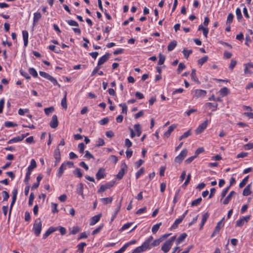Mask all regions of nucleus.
I'll return each instance as SVG.
<instances>
[{
	"label": "nucleus",
	"mask_w": 253,
	"mask_h": 253,
	"mask_svg": "<svg viewBox=\"0 0 253 253\" xmlns=\"http://www.w3.org/2000/svg\"><path fill=\"white\" fill-rule=\"evenodd\" d=\"M175 239V236H172L163 244L161 250L164 253H167L169 251Z\"/></svg>",
	"instance_id": "obj_1"
},
{
	"label": "nucleus",
	"mask_w": 253,
	"mask_h": 253,
	"mask_svg": "<svg viewBox=\"0 0 253 253\" xmlns=\"http://www.w3.org/2000/svg\"><path fill=\"white\" fill-rule=\"evenodd\" d=\"M42 223L40 218H37L35 220L34 226L33 231L36 236H39L41 232Z\"/></svg>",
	"instance_id": "obj_2"
},
{
	"label": "nucleus",
	"mask_w": 253,
	"mask_h": 253,
	"mask_svg": "<svg viewBox=\"0 0 253 253\" xmlns=\"http://www.w3.org/2000/svg\"><path fill=\"white\" fill-rule=\"evenodd\" d=\"M39 74L42 77L50 81L53 85H58L59 87H61V85L58 83L57 80L48 73L43 71H40Z\"/></svg>",
	"instance_id": "obj_3"
},
{
	"label": "nucleus",
	"mask_w": 253,
	"mask_h": 253,
	"mask_svg": "<svg viewBox=\"0 0 253 253\" xmlns=\"http://www.w3.org/2000/svg\"><path fill=\"white\" fill-rule=\"evenodd\" d=\"M191 93L193 95V98H203L206 95L207 91L205 90L197 89L192 90Z\"/></svg>",
	"instance_id": "obj_4"
},
{
	"label": "nucleus",
	"mask_w": 253,
	"mask_h": 253,
	"mask_svg": "<svg viewBox=\"0 0 253 253\" xmlns=\"http://www.w3.org/2000/svg\"><path fill=\"white\" fill-rule=\"evenodd\" d=\"M188 151L186 149H183L180 153L175 158L174 161L180 164L186 156Z\"/></svg>",
	"instance_id": "obj_5"
},
{
	"label": "nucleus",
	"mask_w": 253,
	"mask_h": 253,
	"mask_svg": "<svg viewBox=\"0 0 253 253\" xmlns=\"http://www.w3.org/2000/svg\"><path fill=\"white\" fill-rule=\"evenodd\" d=\"M115 184V181H110L109 182L106 183L104 185H101L100 188L98 190L97 192L98 193H102L105 191L106 190L108 189H110L112 187L114 186Z\"/></svg>",
	"instance_id": "obj_6"
},
{
	"label": "nucleus",
	"mask_w": 253,
	"mask_h": 253,
	"mask_svg": "<svg viewBox=\"0 0 253 253\" xmlns=\"http://www.w3.org/2000/svg\"><path fill=\"white\" fill-rule=\"evenodd\" d=\"M209 123V121L206 120L202 124L199 125L198 127L195 130V133L197 134L201 133L204 130L207 128Z\"/></svg>",
	"instance_id": "obj_7"
},
{
	"label": "nucleus",
	"mask_w": 253,
	"mask_h": 253,
	"mask_svg": "<svg viewBox=\"0 0 253 253\" xmlns=\"http://www.w3.org/2000/svg\"><path fill=\"white\" fill-rule=\"evenodd\" d=\"M250 219V216L247 215L246 216H243L239 219L237 220L236 222V224L237 226L241 227L244 224L247 223Z\"/></svg>",
	"instance_id": "obj_8"
},
{
	"label": "nucleus",
	"mask_w": 253,
	"mask_h": 253,
	"mask_svg": "<svg viewBox=\"0 0 253 253\" xmlns=\"http://www.w3.org/2000/svg\"><path fill=\"white\" fill-rule=\"evenodd\" d=\"M148 249H149L148 246H147L145 244L143 243L141 246L138 247L133 250L132 253H140L146 251Z\"/></svg>",
	"instance_id": "obj_9"
},
{
	"label": "nucleus",
	"mask_w": 253,
	"mask_h": 253,
	"mask_svg": "<svg viewBox=\"0 0 253 253\" xmlns=\"http://www.w3.org/2000/svg\"><path fill=\"white\" fill-rule=\"evenodd\" d=\"M223 220V218L220 220L219 222H218L213 232L211 235V238L213 237L215 234H217L219 232L220 229L223 226V224L222 223Z\"/></svg>",
	"instance_id": "obj_10"
},
{
	"label": "nucleus",
	"mask_w": 253,
	"mask_h": 253,
	"mask_svg": "<svg viewBox=\"0 0 253 253\" xmlns=\"http://www.w3.org/2000/svg\"><path fill=\"white\" fill-rule=\"evenodd\" d=\"M50 126L52 128H56L58 126V121L57 120V117L56 115H54L52 117L51 120L49 123Z\"/></svg>",
	"instance_id": "obj_11"
},
{
	"label": "nucleus",
	"mask_w": 253,
	"mask_h": 253,
	"mask_svg": "<svg viewBox=\"0 0 253 253\" xmlns=\"http://www.w3.org/2000/svg\"><path fill=\"white\" fill-rule=\"evenodd\" d=\"M106 176V173L105 172V169L103 168H100L98 170L96 174V178L97 180H100L101 178H103Z\"/></svg>",
	"instance_id": "obj_12"
},
{
	"label": "nucleus",
	"mask_w": 253,
	"mask_h": 253,
	"mask_svg": "<svg viewBox=\"0 0 253 253\" xmlns=\"http://www.w3.org/2000/svg\"><path fill=\"white\" fill-rule=\"evenodd\" d=\"M110 55V53H107L101 58H100L98 61V66H101L105 62H106L109 59Z\"/></svg>",
	"instance_id": "obj_13"
},
{
	"label": "nucleus",
	"mask_w": 253,
	"mask_h": 253,
	"mask_svg": "<svg viewBox=\"0 0 253 253\" xmlns=\"http://www.w3.org/2000/svg\"><path fill=\"white\" fill-rule=\"evenodd\" d=\"M126 169H127V166L125 164H124V165L122 166L121 169H120V170L117 174V177L119 179H121L123 178L125 171H126Z\"/></svg>",
	"instance_id": "obj_14"
},
{
	"label": "nucleus",
	"mask_w": 253,
	"mask_h": 253,
	"mask_svg": "<svg viewBox=\"0 0 253 253\" xmlns=\"http://www.w3.org/2000/svg\"><path fill=\"white\" fill-rule=\"evenodd\" d=\"M177 127L176 125H172L169 126L168 130L164 133V136L166 138L169 137L171 133Z\"/></svg>",
	"instance_id": "obj_15"
},
{
	"label": "nucleus",
	"mask_w": 253,
	"mask_h": 253,
	"mask_svg": "<svg viewBox=\"0 0 253 253\" xmlns=\"http://www.w3.org/2000/svg\"><path fill=\"white\" fill-rule=\"evenodd\" d=\"M57 229V227H49L46 232L43 235V239H46L50 234L56 231Z\"/></svg>",
	"instance_id": "obj_16"
},
{
	"label": "nucleus",
	"mask_w": 253,
	"mask_h": 253,
	"mask_svg": "<svg viewBox=\"0 0 253 253\" xmlns=\"http://www.w3.org/2000/svg\"><path fill=\"white\" fill-rule=\"evenodd\" d=\"M101 217V214H97V215L93 216L90 219V225H93L95 224L97 222L99 221Z\"/></svg>",
	"instance_id": "obj_17"
},
{
	"label": "nucleus",
	"mask_w": 253,
	"mask_h": 253,
	"mask_svg": "<svg viewBox=\"0 0 253 253\" xmlns=\"http://www.w3.org/2000/svg\"><path fill=\"white\" fill-rule=\"evenodd\" d=\"M42 17V15L40 12H35L34 14V18H33V25L35 26L36 25L40 19Z\"/></svg>",
	"instance_id": "obj_18"
},
{
	"label": "nucleus",
	"mask_w": 253,
	"mask_h": 253,
	"mask_svg": "<svg viewBox=\"0 0 253 253\" xmlns=\"http://www.w3.org/2000/svg\"><path fill=\"white\" fill-rule=\"evenodd\" d=\"M84 190V185L83 183H80L78 184L77 186V193L81 195L83 198H84V196L83 193Z\"/></svg>",
	"instance_id": "obj_19"
},
{
	"label": "nucleus",
	"mask_w": 253,
	"mask_h": 253,
	"mask_svg": "<svg viewBox=\"0 0 253 253\" xmlns=\"http://www.w3.org/2000/svg\"><path fill=\"white\" fill-rule=\"evenodd\" d=\"M66 169V164L65 163H63L58 170L57 176L59 178L61 177L64 172V170Z\"/></svg>",
	"instance_id": "obj_20"
},
{
	"label": "nucleus",
	"mask_w": 253,
	"mask_h": 253,
	"mask_svg": "<svg viewBox=\"0 0 253 253\" xmlns=\"http://www.w3.org/2000/svg\"><path fill=\"white\" fill-rule=\"evenodd\" d=\"M198 30L201 31L202 30L203 31V35L205 36V38H207L208 34L209 33V28L205 27L203 26L202 24L199 25L198 27Z\"/></svg>",
	"instance_id": "obj_21"
},
{
	"label": "nucleus",
	"mask_w": 253,
	"mask_h": 253,
	"mask_svg": "<svg viewBox=\"0 0 253 253\" xmlns=\"http://www.w3.org/2000/svg\"><path fill=\"white\" fill-rule=\"evenodd\" d=\"M236 194V192L234 191H231L229 194L228 195V196L225 198V199L224 200L223 202V204L224 205H227L229 203L230 201L231 200V197L233 195H235Z\"/></svg>",
	"instance_id": "obj_22"
},
{
	"label": "nucleus",
	"mask_w": 253,
	"mask_h": 253,
	"mask_svg": "<svg viewBox=\"0 0 253 253\" xmlns=\"http://www.w3.org/2000/svg\"><path fill=\"white\" fill-rule=\"evenodd\" d=\"M22 35H23V38L24 41V44L25 46H27L28 42V37L29 34L28 32L26 31H22Z\"/></svg>",
	"instance_id": "obj_23"
},
{
	"label": "nucleus",
	"mask_w": 253,
	"mask_h": 253,
	"mask_svg": "<svg viewBox=\"0 0 253 253\" xmlns=\"http://www.w3.org/2000/svg\"><path fill=\"white\" fill-rule=\"evenodd\" d=\"M219 92L220 95L223 97L227 95L230 93V90L227 87H224L220 89Z\"/></svg>",
	"instance_id": "obj_24"
},
{
	"label": "nucleus",
	"mask_w": 253,
	"mask_h": 253,
	"mask_svg": "<svg viewBox=\"0 0 253 253\" xmlns=\"http://www.w3.org/2000/svg\"><path fill=\"white\" fill-rule=\"evenodd\" d=\"M205 106L209 109H212L213 111H215L217 108L218 104L217 103L213 104L212 103L208 102L205 104Z\"/></svg>",
	"instance_id": "obj_25"
},
{
	"label": "nucleus",
	"mask_w": 253,
	"mask_h": 253,
	"mask_svg": "<svg viewBox=\"0 0 253 253\" xmlns=\"http://www.w3.org/2000/svg\"><path fill=\"white\" fill-rule=\"evenodd\" d=\"M177 45V42L173 41L169 43L168 46V50L169 51H172Z\"/></svg>",
	"instance_id": "obj_26"
},
{
	"label": "nucleus",
	"mask_w": 253,
	"mask_h": 253,
	"mask_svg": "<svg viewBox=\"0 0 253 253\" xmlns=\"http://www.w3.org/2000/svg\"><path fill=\"white\" fill-rule=\"evenodd\" d=\"M251 194V184L248 185L244 189L243 195L244 196H247Z\"/></svg>",
	"instance_id": "obj_27"
},
{
	"label": "nucleus",
	"mask_w": 253,
	"mask_h": 253,
	"mask_svg": "<svg viewBox=\"0 0 253 253\" xmlns=\"http://www.w3.org/2000/svg\"><path fill=\"white\" fill-rule=\"evenodd\" d=\"M54 157L55 160H61L60 151L58 146L54 150Z\"/></svg>",
	"instance_id": "obj_28"
},
{
	"label": "nucleus",
	"mask_w": 253,
	"mask_h": 253,
	"mask_svg": "<svg viewBox=\"0 0 253 253\" xmlns=\"http://www.w3.org/2000/svg\"><path fill=\"white\" fill-rule=\"evenodd\" d=\"M183 220V219L181 217L176 219L175 220L173 224H172V225L171 226V228L176 229L178 227V224H180L182 221Z\"/></svg>",
	"instance_id": "obj_29"
},
{
	"label": "nucleus",
	"mask_w": 253,
	"mask_h": 253,
	"mask_svg": "<svg viewBox=\"0 0 253 253\" xmlns=\"http://www.w3.org/2000/svg\"><path fill=\"white\" fill-rule=\"evenodd\" d=\"M81 231V228L78 226H74L70 229V234L75 235Z\"/></svg>",
	"instance_id": "obj_30"
},
{
	"label": "nucleus",
	"mask_w": 253,
	"mask_h": 253,
	"mask_svg": "<svg viewBox=\"0 0 253 253\" xmlns=\"http://www.w3.org/2000/svg\"><path fill=\"white\" fill-rule=\"evenodd\" d=\"M191 78L192 80H193L194 82L198 83L199 84L200 83V82L199 81L198 79L196 76V70L194 69H192V70L191 73Z\"/></svg>",
	"instance_id": "obj_31"
},
{
	"label": "nucleus",
	"mask_w": 253,
	"mask_h": 253,
	"mask_svg": "<svg viewBox=\"0 0 253 253\" xmlns=\"http://www.w3.org/2000/svg\"><path fill=\"white\" fill-rule=\"evenodd\" d=\"M37 167V164L34 159H32L31 161L30 165L28 168V170L32 171L33 169L36 168Z\"/></svg>",
	"instance_id": "obj_32"
},
{
	"label": "nucleus",
	"mask_w": 253,
	"mask_h": 253,
	"mask_svg": "<svg viewBox=\"0 0 253 253\" xmlns=\"http://www.w3.org/2000/svg\"><path fill=\"white\" fill-rule=\"evenodd\" d=\"M187 237V234L185 233L181 234L176 240V244L178 245L181 243Z\"/></svg>",
	"instance_id": "obj_33"
},
{
	"label": "nucleus",
	"mask_w": 253,
	"mask_h": 253,
	"mask_svg": "<svg viewBox=\"0 0 253 253\" xmlns=\"http://www.w3.org/2000/svg\"><path fill=\"white\" fill-rule=\"evenodd\" d=\"M113 200L112 197H108V198H103L100 199V201L103 203L104 205H107L108 204L111 203Z\"/></svg>",
	"instance_id": "obj_34"
},
{
	"label": "nucleus",
	"mask_w": 253,
	"mask_h": 253,
	"mask_svg": "<svg viewBox=\"0 0 253 253\" xmlns=\"http://www.w3.org/2000/svg\"><path fill=\"white\" fill-rule=\"evenodd\" d=\"M202 201V199L201 197H200L196 200L193 201L191 203L192 207H195L199 205Z\"/></svg>",
	"instance_id": "obj_35"
},
{
	"label": "nucleus",
	"mask_w": 253,
	"mask_h": 253,
	"mask_svg": "<svg viewBox=\"0 0 253 253\" xmlns=\"http://www.w3.org/2000/svg\"><path fill=\"white\" fill-rule=\"evenodd\" d=\"M134 128L135 130L136 131V135L137 136H140L141 134L140 125L139 124H135L134 126Z\"/></svg>",
	"instance_id": "obj_36"
},
{
	"label": "nucleus",
	"mask_w": 253,
	"mask_h": 253,
	"mask_svg": "<svg viewBox=\"0 0 253 253\" xmlns=\"http://www.w3.org/2000/svg\"><path fill=\"white\" fill-rule=\"evenodd\" d=\"M66 96L67 93L66 92L64 97L62 98L61 100V103L62 107L65 109H66L67 108Z\"/></svg>",
	"instance_id": "obj_37"
},
{
	"label": "nucleus",
	"mask_w": 253,
	"mask_h": 253,
	"mask_svg": "<svg viewBox=\"0 0 253 253\" xmlns=\"http://www.w3.org/2000/svg\"><path fill=\"white\" fill-rule=\"evenodd\" d=\"M159 61H158V64L159 65H162L164 63V62L165 61L166 57L165 55H163L162 53L159 54Z\"/></svg>",
	"instance_id": "obj_38"
},
{
	"label": "nucleus",
	"mask_w": 253,
	"mask_h": 253,
	"mask_svg": "<svg viewBox=\"0 0 253 253\" xmlns=\"http://www.w3.org/2000/svg\"><path fill=\"white\" fill-rule=\"evenodd\" d=\"M208 59V57L207 56H205L204 57L200 58L198 60V65L201 66H202L205 62L207 61Z\"/></svg>",
	"instance_id": "obj_39"
},
{
	"label": "nucleus",
	"mask_w": 253,
	"mask_h": 253,
	"mask_svg": "<svg viewBox=\"0 0 253 253\" xmlns=\"http://www.w3.org/2000/svg\"><path fill=\"white\" fill-rule=\"evenodd\" d=\"M233 18H234V15L232 13H230L228 16H227V20H226V25H230V24L233 21Z\"/></svg>",
	"instance_id": "obj_40"
},
{
	"label": "nucleus",
	"mask_w": 253,
	"mask_h": 253,
	"mask_svg": "<svg viewBox=\"0 0 253 253\" xmlns=\"http://www.w3.org/2000/svg\"><path fill=\"white\" fill-rule=\"evenodd\" d=\"M162 225V222H160L154 225L152 228V232L153 234H155L159 229L160 228V226Z\"/></svg>",
	"instance_id": "obj_41"
},
{
	"label": "nucleus",
	"mask_w": 253,
	"mask_h": 253,
	"mask_svg": "<svg viewBox=\"0 0 253 253\" xmlns=\"http://www.w3.org/2000/svg\"><path fill=\"white\" fill-rule=\"evenodd\" d=\"M161 239L159 238V239L155 240L153 242H152L151 245V249L152 247L158 246L160 245V243L162 242Z\"/></svg>",
	"instance_id": "obj_42"
},
{
	"label": "nucleus",
	"mask_w": 253,
	"mask_h": 253,
	"mask_svg": "<svg viewBox=\"0 0 253 253\" xmlns=\"http://www.w3.org/2000/svg\"><path fill=\"white\" fill-rule=\"evenodd\" d=\"M16 198H17V196H12V201H11L10 206L8 219H9V218H10V214L11 212V210H12L13 205L15 204V203L16 202Z\"/></svg>",
	"instance_id": "obj_43"
},
{
	"label": "nucleus",
	"mask_w": 253,
	"mask_h": 253,
	"mask_svg": "<svg viewBox=\"0 0 253 253\" xmlns=\"http://www.w3.org/2000/svg\"><path fill=\"white\" fill-rule=\"evenodd\" d=\"M29 73L34 78H37L38 76L37 72L34 68H30Z\"/></svg>",
	"instance_id": "obj_44"
},
{
	"label": "nucleus",
	"mask_w": 253,
	"mask_h": 253,
	"mask_svg": "<svg viewBox=\"0 0 253 253\" xmlns=\"http://www.w3.org/2000/svg\"><path fill=\"white\" fill-rule=\"evenodd\" d=\"M153 239V237L152 236H150L143 243L145 244L149 249H151V243L152 242V240Z\"/></svg>",
	"instance_id": "obj_45"
},
{
	"label": "nucleus",
	"mask_w": 253,
	"mask_h": 253,
	"mask_svg": "<svg viewBox=\"0 0 253 253\" xmlns=\"http://www.w3.org/2000/svg\"><path fill=\"white\" fill-rule=\"evenodd\" d=\"M191 134V130L189 129L188 130V131H187L186 132H185V133H183V135H182L179 138V140H181L183 139H184V138H187L188 137H189V136H190Z\"/></svg>",
	"instance_id": "obj_46"
},
{
	"label": "nucleus",
	"mask_w": 253,
	"mask_h": 253,
	"mask_svg": "<svg viewBox=\"0 0 253 253\" xmlns=\"http://www.w3.org/2000/svg\"><path fill=\"white\" fill-rule=\"evenodd\" d=\"M74 174L77 175L78 177H82L83 175V173L81 171V170L79 168H76L73 171Z\"/></svg>",
	"instance_id": "obj_47"
},
{
	"label": "nucleus",
	"mask_w": 253,
	"mask_h": 253,
	"mask_svg": "<svg viewBox=\"0 0 253 253\" xmlns=\"http://www.w3.org/2000/svg\"><path fill=\"white\" fill-rule=\"evenodd\" d=\"M249 176L248 175L246 177H245L242 181L239 184V187L240 188L243 187L247 183L248 181Z\"/></svg>",
	"instance_id": "obj_48"
},
{
	"label": "nucleus",
	"mask_w": 253,
	"mask_h": 253,
	"mask_svg": "<svg viewBox=\"0 0 253 253\" xmlns=\"http://www.w3.org/2000/svg\"><path fill=\"white\" fill-rule=\"evenodd\" d=\"M236 14L237 19L240 21L243 17L240 8H237L236 10Z\"/></svg>",
	"instance_id": "obj_49"
},
{
	"label": "nucleus",
	"mask_w": 253,
	"mask_h": 253,
	"mask_svg": "<svg viewBox=\"0 0 253 253\" xmlns=\"http://www.w3.org/2000/svg\"><path fill=\"white\" fill-rule=\"evenodd\" d=\"M54 110V108L53 107H50L49 108H45L44 109V113L46 115H49L50 114V113L53 112Z\"/></svg>",
	"instance_id": "obj_50"
},
{
	"label": "nucleus",
	"mask_w": 253,
	"mask_h": 253,
	"mask_svg": "<svg viewBox=\"0 0 253 253\" xmlns=\"http://www.w3.org/2000/svg\"><path fill=\"white\" fill-rule=\"evenodd\" d=\"M19 141H21V140H20V138L19 136H18L14 137V138L10 139L7 142V143L8 144H11L12 143H16V142H19Z\"/></svg>",
	"instance_id": "obj_51"
},
{
	"label": "nucleus",
	"mask_w": 253,
	"mask_h": 253,
	"mask_svg": "<svg viewBox=\"0 0 253 253\" xmlns=\"http://www.w3.org/2000/svg\"><path fill=\"white\" fill-rule=\"evenodd\" d=\"M66 22H67V23L70 26H76V27H78L79 26V24L78 23V22H77L75 20H67Z\"/></svg>",
	"instance_id": "obj_52"
},
{
	"label": "nucleus",
	"mask_w": 253,
	"mask_h": 253,
	"mask_svg": "<svg viewBox=\"0 0 253 253\" xmlns=\"http://www.w3.org/2000/svg\"><path fill=\"white\" fill-rule=\"evenodd\" d=\"M182 52L184 55V57L187 59L189 56V55L192 53V50L191 49L190 50H186L184 49L182 51Z\"/></svg>",
	"instance_id": "obj_53"
},
{
	"label": "nucleus",
	"mask_w": 253,
	"mask_h": 253,
	"mask_svg": "<svg viewBox=\"0 0 253 253\" xmlns=\"http://www.w3.org/2000/svg\"><path fill=\"white\" fill-rule=\"evenodd\" d=\"M180 190L179 189H178L175 193L173 201V206H174L175 204L178 201V197L179 196V193Z\"/></svg>",
	"instance_id": "obj_54"
},
{
	"label": "nucleus",
	"mask_w": 253,
	"mask_h": 253,
	"mask_svg": "<svg viewBox=\"0 0 253 253\" xmlns=\"http://www.w3.org/2000/svg\"><path fill=\"white\" fill-rule=\"evenodd\" d=\"M35 198V195L33 193H31L30 195L28 204L29 206H31L33 205V201Z\"/></svg>",
	"instance_id": "obj_55"
},
{
	"label": "nucleus",
	"mask_w": 253,
	"mask_h": 253,
	"mask_svg": "<svg viewBox=\"0 0 253 253\" xmlns=\"http://www.w3.org/2000/svg\"><path fill=\"white\" fill-rule=\"evenodd\" d=\"M4 126L7 127H11L13 126H17L16 124H14L11 122H5L4 123Z\"/></svg>",
	"instance_id": "obj_56"
},
{
	"label": "nucleus",
	"mask_w": 253,
	"mask_h": 253,
	"mask_svg": "<svg viewBox=\"0 0 253 253\" xmlns=\"http://www.w3.org/2000/svg\"><path fill=\"white\" fill-rule=\"evenodd\" d=\"M48 48L50 50H52V51H54V52H55V53H59L60 51V50L59 49V48H58V49H57L56 48V46L55 45H50L48 46Z\"/></svg>",
	"instance_id": "obj_57"
},
{
	"label": "nucleus",
	"mask_w": 253,
	"mask_h": 253,
	"mask_svg": "<svg viewBox=\"0 0 253 253\" xmlns=\"http://www.w3.org/2000/svg\"><path fill=\"white\" fill-rule=\"evenodd\" d=\"M85 148V145L83 143H80L78 145V148L81 154H83Z\"/></svg>",
	"instance_id": "obj_58"
},
{
	"label": "nucleus",
	"mask_w": 253,
	"mask_h": 253,
	"mask_svg": "<svg viewBox=\"0 0 253 253\" xmlns=\"http://www.w3.org/2000/svg\"><path fill=\"white\" fill-rule=\"evenodd\" d=\"M86 245V243L84 242H82L78 244L77 247L78 249V250L81 251V252H83L84 251V248Z\"/></svg>",
	"instance_id": "obj_59"
},
{
	"label": "nucleus",
	"mask_w": 253,
	"mask_h": 253,
	"mask_svg": "<svg viewBox=\"0 0 253 253\" xmlns=\"http://www.w3.org/2000/svg\"><path fill=\"white\" fill-rule=\"evenodd\" d=\"M144 172V169L141 168L136 173V178L138 179L142 174Z\"/></svg>",
	"instance_id": "obj_60"
},
{
	"label": "nucleus",
	"mask_w": 253,
	"mask_h": 253,
	"mask_svg": "<svg viewBox=\"0 0 253 253\" xmlns=\"http://www.w3.org/2000/svg\"><path fill=\"white\" fill-rule=\"evenodd\" d=\"M109 121V119L108 118L106 117L103 118V119L101 120L99 123L101 125H106Z\"/></svg>",
	"instance_id": "obj_61"
},
{
	"label": "nucleus",
	"mask_w": 253,
	"mask_h": 253,
	"mask_svg": "<svg viewBox=\"0 0 253 253\" xmlns=\"http://www.w3.org/2000/svg\"><path fill=\"white\" fill-rule=\"evenodd\" d=\"M105 144L104 141L103 139L99 138L98 139L96 142V146L97 147H100L103 146Z\"/></svg>",
	"instance_id": "obj_62"
},
{
	"label": "nucleus",
	"mask_w": 253,
	"mask_h": 253,
	"mask_svg": "<svg viewBox=\"0 0 253 253\" xmlns=\"http://www.w3.org/2000/svg\"><path fill=\"white\" fill-rule=\"evenodd\" d=\"M185 65L182 63H180L178 65V69H177V72L178 73H180L181 72V71L185 68Z\"/></svg>",
	"instance_id": "obj_63"
},
{
	"label": "nucleus",
	"mask_w": 253,
	"mask_h": 253,
	"mask_svg": "<svg viewBox=\"0 0 253 253\" xmlns=\"http://www.w3.org/2000/svg\"><path fill=\"white\" fill-rule=\"evenodd\" d=\"M20 74L22 76H24L26 79L29 80L31 79V77L29 76L28 73L23 70H20Z\"/></svg>",
	"instance_id": "obj_64"
}]
</instances>
